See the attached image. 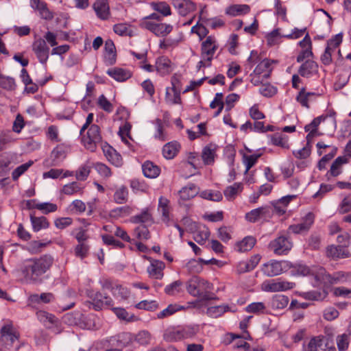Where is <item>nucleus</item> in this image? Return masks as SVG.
<instances>
[{"label":"nucleus","instance_id":"obj_1","mask_svg":"<svg viewBox=\"0 0 351 351\" xmlns=\"http://www.w3.org/2000/svg\"><path fill=\"white\" fill-rule=\"evenodd\" d=\"M287 273L292 276H311L313 287H325L329 285L345 283L351 280V272L339 271L332 274H327L322 267L309 268L302 264L293 265L287 261Z\"/></svg>","mask_w":351,"mask_h":351},{"label":"nucleus","instance_id":"obj_2","mask_svg":"<svg viewBox=\"0 0 351 351\" xmlns=\"http://www.w3.org/2000/svg\"><path fill=\"white\" fill-rule=\"evenodd\" d=\"M53 263V257L48 254L39 258H27L21 263L19 271L26 282L40 283L42 282L43 276L50 269Z\"/></svg>","mask_w":351,"mask_h":351},{"label":"nucleus","instance_id":"obj_3","mask_svg":"<svg viewBox=\"0 0 351 351\" xmlns=\"http://www.w3.org/2000/svg\"><path fill=\"white\" fill-rule=\"evenodd\" d=\"M198 332L197 327H169L163 334L164 339L167 342H176L185 339H191L196 335Z\"/></svg>","mask_w":351,"mask_h":351},{"label":"nucleus","instance_id":"obj_4","mask_svg":"<svg viewBox=\"0 0 351 351\" xmlns=\"http://www.w3.org/2000/svg\"><path fill=\"white\" fill-rule=\"evenodd\" d=\"M82 141L87 149L94 152L97 145L101 141L99 127L95 124L90 125L86 134L82 136Z\"/></svg>","mask_w":351,"mask_h":351},{"label":"nucleus","instance_id":"obj_5","mask_svg":"<svg viewBox=\"0 0 351 351\" xmlns=\"http://www.w3.org/2000/svg\"><path fill=\"white\" fill-rule=\"evenodd\" d=\"M0 343L5 344V348H9L13 343L18 340L19 333L13 328L12 322L8 321L1 329Z\"/></svg>","mask_w":351,"mask_h":351},{"label":"nucleus","instance_id":"obj_6","mask_svg":"<svg viewBox=\"0 0 351 351\" xmlns=\"http://www.w3.org/2000/svg\"><path fill=\"white\" fill-rule=\"evenodd\" d=\"M89 304L93 306L95 311L102 310L105 307L112 306L113 300L108 295H104L100 292L91 293L89 295Z\"/></svg>","mask_w":351,"mask_h":351},{"label":"nucleus","instance_id":"obj_7","mask_svg":"<svg viewBox=\"0 0 351 351\" xmlns=\"http://www.w3.org/2000/svg\"><path fill=\"white\" fill-rule=\"evenodd\" d=\"M32 51L38 61L43 64H46L49 56V47L45 39H36L32 43Z\"/></svg>","mask_w":351,"mask_h":351},{"label":"nucleus","instance_id":"obj_8","mask_svg":"<svg viewBox=\"0 0 351 351\" xmlns=\"http://www.w3.org/2000/svg\"><path fill=\"white\" fill-rule=\"evenodd\" d=\"M210 284L197 276L192 277L188 282L187 291L193 296H201L204 289H210Z\"/></svg>","mask_w":351,"mask_h":351},{"label":"nucleus","instance_id":"obj_9","mask_svg":"<svg viewBox=\"0 0 351 351\" xmlns=\"http://www.w3.org/2000/svg\"><path fill=\"white\" fill-rule=\"evenodd\" d=\"M36 315L39 321L47 328L52 329L55 334L60 332L59 321L53 315L44 311H39L36 313Z\"/></svg>","mask_w":351,"mask_h":351},{"label":"nucleus","instance_id":"obj_10","mask_svg":"<svg viewBox=\"0 0 351 351\" xmlns=\"http://www.w3.org/2000/svg\"><path fill=\"white\" fill-rule=\"evenodd\" d=\"M217 47L218 46L215 39L211 36H208L206 40L202 43V59L206 61H212Z\"/></svg>","mask_w":351,"mask_h":351},{"label":"nucleus","instance_id":"obj_11","mask_svg":"<svg viewBox=\"0 0 351 351\" xmlns=\"http://www.w3.org/2000/svg\"><path fill=\"white\" fill-rule=\"evenodd\" d=\"M70 151V147L65 144L57 145L51 152L50 158L51 160V165L56 166L60 165L66 157Z\"/></svg>","mask_w":351,"mask_h":351},{"label":"nucleus","instance_id":"obj_12","mask_svg":"<svg viewBox=\"0 0 351 351\" xmlns=\"http://www.w3.org/2000/svg\"><path fill=\"white\" fill-rule=\"evenodd\" d=\"M261 271L264 275L268 277L278 276L283 271L282 262L271 260L263 265Z\"/></svg>","mask_w":351,"mask_h":351},{"label":"nucleus","instance_id":"obj_13","mask_svg":"<svg viewBox=\"0 0 351 351\" xmlns=\"http://www.w3.org/2000/svg\"><path fill=\"white\" fill-rule=\"evenodd\" d=\"M314 222V215L311 213H307L302 219V221L295 225L289 226V230L295 234H302L306 232Z\"/></svg>","mask_w":351,"mask_h":351},{"label":"nucleus","instance_id":"obj_14","mask_svg":"<svg viewBox=\"0 0 351 351\" xmlns=\"http://www.w3.org/2000/svg\"><path fill=\"white\" fill-rule=\"evenodd\" d=\"M326 255L333 259L350 257V253L344 245H330L327 247Z\"/></svg>","mask_w":351,"mask_h":351},{"label":"nucleus","instance_id":"obj_15","mask_svg":"<svg viewBox=\"0 0 351 351\" xmlns=\"http://www.w3.org/2000/svg\"><path fill=\"white\" fill-rule=\"evenodd\" d=\"M93 7L98 18L101 20L109 18L110 12L108 0H96Z\"/></svg>","mask_w":351,"mask_h":351},{"label":"nucleus","instance_id":"obj_16","mask_svg":"<svg viewBox=\"0 0 351 351\" xmlns=\"http://www.w3.org/2000/svg\"><path fill=\"white\" fill-rule=\"evenodd\" d=\"M172 4L182 16H186L195 10V5L191 0H172Z\"/></svg>","mask_w":351,"mask_h":351},{"label":"nucleus","instance_id":"obj_17","mask_svg":"<svg viewBox=\"0 0 351 351\" xmlns=\"http://www.w3.org/2000/svg\"><path fill=\"white\" fill-rule=\"evenodd\" d=\"M285 283L280 279L267 280L261 284V289L267 292H278L285 290Z\"/></svg>","mask_w":351,"mask_h":351},{"label":"nucleus","instance_id":"obj_18","mask_svg":"<svg viewBox=\"0 0 351 351\" xmlns=\"http://www.w3.org/2000/svg\"><path fill=\"white\" fill-rule=\"evenodd\" d=\"M268 248L276 256L283 255L285 252V236L283 234L272 240Z\"/></svg>","mask_w":351,"mask_h":351},{"label":"nucleus","instance_id":"obj_19","mask_svg":"<svg viewBox=\"0 0 351 351\" xmlns=\"http://www.w3.org/2000/svg\"><path fill=\"white\" fill-rule=\"evenodd\" d=\"M298 72L302 77H311L318 72V65L313 60H306L300 66Z\"/></svg>","mask_w":351,"mask_h":351},{"label":"nucleus","instance_id":"obj_20","mask_svg":"<svg viewBox=\"0 0 351 351\" xmlns=\"http://www.w3.org/2000/svg\"><path fill=\"white\" fill-rule=\"evenodd\" d=\"M180 144L178 141L169 142L162 147V155L166 159H173L180 152Z\"/></svg>","mask_w":351,"mask_h":351},{"label":"nucleus","instance_id":"obj_21","mask_svg":"<svg viewBox=\"0 0 351 351\" xmlns=\"http://www.w3.org/2000/svg\"><path fill=\"white\" fill-rule=\"evenodd\" d=\"M342 42V35L341 34H336L327 42L326 49L337 55V58H341V51L339 49Z\"/></svg>","mask_w":351,"mask_h":351},{"label":"nucleus","instance_id":"obj_22","mask_svg":"<svg viewBox=\"0 0 351 351\" xmlns=\"http://www.w3.org/2000/svg\"><path fill=\"white\" fill-rule=\"evenodd\" d=\"M165 268V264L160 261H153L150 266L147 268L149 276L156 279H161L163 276L162 270Z\"/></svg>","mask_w":351,"mask_h":351},{"label":"nucleus","instance_id":"obj_23","mask_svg":"<svg viewBox=\"0 0 351 351\" xmlns=\"http://www.w3.org/2000/svg\"><path fill=\"white\" fill-rule=\"evenodd\" d=\"M142 169L144 176L149 178H156L160 173V167L151 161L145 162Z\"/></svg>","mask_w":351,"mask_h":351},{"label":"nucleus","instance_id":"obj_24","mask_svg":"<svg viewBox=\"0 0 351 351\" xmlns=\"http://www.w3.org/2000/svg\"><path fill=\"white\" fill-rule=\"evenodd\" d=\"M271 64L268 59H264L256 66L254 71L255 74L261 75L263 78H268L271 72Z\"/></svg>","mask_w":351,"mask_h":351},{"label":"nucleus","instance_id":"obj_25","mask_svg":"<svg viewBox=\"0 0 351 351\" xmlns=\"http://www.w3.org/2000/svg\"><path fill=\"white\" fill-rule=\"evenodd\" d=\"M199 193V190L195 184H189V185L182 188L179 191L180 199L183 201L189 200L195 197Z\"/></svg>","mask_w":351,"mask_h":351},{"label":"nucleus","instance_id":"obj_26","mask_svg":"<svg viewBox=\"0 0 351 351\" xmlns=\"http://www.w3.org/2000/svg\"><path fill=\"white\" fill-rule=\"evenodd\" d=\"M216 149V146L214 145H208L203 149L202 158L205 165H210L214 162Z\"/></svg>","mask_w":351,"mask_h":351},{"label":"nucleus","instance_id":"obj_27","mask_svg":"<svg viewBox=\"0 0 351 351\" xmlns=\"http://www.w3.org/2000/svg\"><path fill=\"white\" fill-rule=\"evenodd\" d=\"M324 337L318 335L312 337L307 344H304L303 351H317L324 344Z\"/></svg>","mask_w":351,"mask_h":351},{"label":"nucleus","instance_id":"obj_28","mask_svg":"<svg viewBox=\"0 0 351 351\" xmlns=\"http://www.w3.org/2000/svg\"><path fill=\"white\" fill-rule=\"evenodd\" d=\"M156 69L161 75H166L171 72V61L165 57H160L156 62Z\"/></svg>","mask_w":351,"mask_h":351},{"label":"nucleus","instance_id":"obj_29","mask_svg":"<svg viewBox=\"0 0 351 351\" xmlns=\"http://www.w3.org/2000/svg\"><path fill=\"white\" fill-rule=\"evenodd\" d=\"M107 73L118 82L125 81L131 77V74L129 71L120 68L108 69Z\"/></svg>","mask_w":351,"mask_h":351},{"label":"nucleus","instance_id":"obj_30","mask_svg":"<svg viewBox=\"0 0 351 351\" xmlns=\"http://www.w3.org/2000/svg\"><path fill=\"white\" fill-rule=\"evenodd\" d=\"M131 221L135 223L152 224L153 223V218L147 208L143 210L140 214L133 216L131 218Z\"/></svg>","mask_w":351,"mask_h":351},{"label":"nucleus","instance_id":"obj_31","mask_svg":"<svg viewBox=\"0 0 351 351\" xmlns=\"http://www.w3.org/2000/svg\"><path fill=\"white\" fill-rule=\"evenodd\" d=\"M105 59L110 64L115 62V46L112 40H107L105 43Z\"/></svg>","mask_w":351,"mask_h":351},{"label":"nucleus","instance_id":"obj_32","mask_svg":"<svg viewBox=\"0 0 351 351\" xmlns=\"http://www.w3.org/2000/svg\"><path fill=\"white\" fill-rule=\"evenodd\" d=\"M346 162V160L341 156L337 157L332 162L330 171L327 172L326 176L329 179V176L336 177L341 173V166Z\"/></svg>","mask_w":351,"mask_h":351},{"label":"nucleus","instance_id":"obj_33","mask_svg":"<svg viewBox=\"0 0 351 351\" xmlns=\"http://www.w3.org/2000/svg\"><path fill=\"white\" fill-rule=\"evenodd\" d=\"M30 220L34 231L38 232L42 229H45L49 226V222L45 217L30 216Z\"/></svg>","mask_w":351,"mask_h":351},{"label":"nucleus","instance_id":"obj_34","mask_svg":"<svg viewBox=\"0 0 351 351\" xmlns=\"http://www.w3.org/2000/svg\"><path fill=\"white\" fill-rule=\"evenodd\" d=\"M242 190L243 186L241 183H234L233 185L228 186L224 190V196L230 201L233 200Z\"/></svg>","mask_w":351,"mask_h":351},{"label":"nucleus","instance_id":"obj_35","mask_svg":"<svg viewBox=\"0 0 351 351\" xmlns=\"http://www.w3.org/2000/svg\"><path fill=\"white\" fill-rule=\"evenodd\" d=\"M116 316L121 320L128 322L135 321L136 317L134 314L129 313L125 308L121 307H113L111 308Z\"/></svg>","mask_w":351,"mask_h":351},{"label":"nucleus","instance_id":"obj_36","mask_svg":"<svg viewBox=\"0 0 351 351\" xmlns=\"http://www.w3.org/2000/svg\"><path fill=\"white\" fill-rule=\"evenodd\" d=\"M256 243V239L253 237H246L237 243L238 251L245 252L251 250Z\"/></svg>","mask_w":351,"mask_h":351},{"label":"nucleus","instance_id":"obj_37","mask_svg":"<svg viewBox=\"0 0 351 351\" xmlns=\"http://www.w3.org/2000/svg\"><path fill=\"white\" fill-rule=\"evenodd\" d=\"M54 300V296L51 293H43L40 294V295L38 294H33L29 296V300L32 303H49Z\"/></svg>","mask_w":351,"mask_h":351},{"label":"nucleus","instance_id":"obj_38","mask_svg":"<svg viewBox=\"0 0 351 351\" xmlns=\"http://www.w3.org/2000/svg\"><path fill=\"white\" fill-rule=\"evenodd\" d=\"M265 38L267 45L269 46H274L282 41L283 36L280 32V29H276L270 33H268Z\"/></svg>","mask_w":351,"mask_h":351},{"label":"nucleus","instance_id":"obj_39","mask_svg":"<svg viewBox=\"0 0 351 351\" xmlns=\"http://www.w3.org/2000/svg\"><path fill=\"white\" fill-rule=\"evenodd\" d=\"M230 310V307L228 305H219L210 306L207 308L206 314L211 317H218L223 315L225 312H227Z\"/></svg>","mask_w":351,"mask_h":351},{"label":"nucleus","instance_id":"obj_40","mask_svg":"<svg viewBox=\"0 0 351 351\" xmlns=\"http://www.w3.org/2000/svg\"><path fill=\"white\" fill-rule=\"evenodd\" d=\"M182 308V306L177 304H171L166 308L157 314V318L164 319L168 317Z\"/></svg>","mask_w":351,"mask_h":351},{"label":"nucleus","instance_id":"obj_41","mask_svg":"<svg viewBox=\"0 0 351 351\" xmlns=\"http://www.w3.org/2000/svg\"><path fill=\"white\" fill-rule=\"evenodd\" d=\"M82 190V187L80 184L76 182H73L65 184L62 187L61 192L66 195H72L81 192Z\"/></svg>","mask_w":351,"mask_h":351},{"label":"nucleus","instance_id":"obj_42","mask_svg":"<svg viewBox=\"0 0 351 351\" xmlns=\"http://www.w3.org/2000/svg\"><path fill=\"white\" fill-rule=\"evenodd\" d=\"M210 236V232L207 227H200L194 234L193 239L199 244L202 245Z\"/></svg>","mask_w":351,"mask_h":351},{"label":"nucleus","instance_id":"obj_43","mask_svg":"<svg viewBox=\"0 0 351 351\" xmlns=\"http://www.w3.org/2000/svg\"><path fill=\"white\" fill-rule=\"evenodd\" d=\"M128 197V191L126 186H121L118 188L114 194V199L117 204H124L127 202Z\"/></svg>","mask_w":351,"mask_h":351},{"label":"nucleus","instance_id":"obj_44","mask_svg":"<svg viewBox=\"0 0 351 351\" xmlns=\"http://www.w3.org/2000/svg\"><path fill=\"white\" fill-rule=\"evenodd\" d=\"M271 204L274 208V214L280 216L285 213V196L271 202Z\"/></svg>","mask_w":351,"mask_h":351},{"label":"nucleus","instance_id":"obj_45","mask_svg":"<svg viewBox=\"0 0 351 351\" xmlns=\"http://www.w3.org/2000/svg\"><path fill=\"white\" fill-rule=\"evenodd\" d=\"M112 293L114 297L125 300L130 297V292L127 288L120 285H116L112 289Z\"/></svg>","mask_w":351,"mask_h":351},{"label":"nucleus","instance_id":"obj_46","mask_svg":"<svg viewBox=\"0 0 351 351\" xmlns=\"http://www.w3.org/2000/svg\"><path fill=\"white\" fill-rule=\"evenodd\" d=\"M182 281L176 280L166 286L165 292L169 295H176L182 291Z\"/></svg>","mask_w":351,"mask_h":351},{"label":"nucleus","instance_id":"obj_47","mask_svg":"<svg viewBox=\"0 0 351 351\" xmlns=\"http://www.w3.org/2000/svg\"><path fill=\"white\" fill-rule=\"evenodd\" d=\"M165 101L170 104H179L181 103L180 92L171 91L169 88H167L165 94Z\"/></svg>","mask_w":351,"mask_h":351},{"label":"nucleus","instance_id":"obj_48","mask_svg":"<svg viewBox=\"0 0 351 351\" xmlns=\"http://www.w3.org/2000/svg\"><path fill=\"white\" fill-rule=\"evenodd\" d=\"M134 235L138 240H147L150 238V233L145 225H139L134 230Z\"/></svg>","mask_w":351,"mask_h":351},{"label":"nucleus","instance_id":"obj_49","mask_svg":"<svg viewBox=\"0 0 351 351\" xmlns=\"http://www.w3.org/2000/svg\"><path fill=\"white\" fill-rule=\"evenodd\" d=\"M132 342L134 341L141 345H147L150 343L151 335L146 330L140 331L136 335H133Z\"/></svg>","mask_w":351,"mask_h":351},{"label":"nucleus","instance_id":"obj_50","mask_svg":"<svg viewBox=\"0 0 351 351\" xmlns=\"http://www.w3.org/2000/svg\"><path fill=\"white\" fill-rule=\"evenodd\" d=\"M199 195L203 199L214 202H219L222 199V194L219 191L205 190L202 191Z\"/></svg>","mask_w":351,"mask_h":351},{"label":"nucleus","instance_id":"obj_51","mask_svg":"<svg viewBox=\"0 0 351 351\" xmlns=\"http://www.w3.org/2000/svg\"><path fill=\"white\" fill-rule=\"evenodd\" d=\"M250 8L248 5H234L229 8L228 12L232 15L247 14L250 12Z\"/></svg>","mask_w":351,"mask_h":351},{"label":"nucleus","instance_id":"obj_52","mask_svg":"<svg viewBox=\"0 0 351 351\" xmlns=\"http://www.w3.org/2000/svg\"><path fill=\"white\" fill-rule=\"evenodd\" d=\"M261 156V154H244L243 156V161L245 166V173H247L257 162V160Z\"/></svg>","mask_w":351,"mask_h":351},{"label":"nucleus","instance_id":"obj_53","mask_svg":"<svg viewBox=\"0 0 351 351\" xmlns=\"http://www.w3.org/2000/svg\"><path fill=\"white\" fill-rule=\"evenodd\" d=\"M322 119V117H317L315 118L309 124L304 127L305 131L309 132L307 135V138L311 136H314V133L316 132L317 128Z\"/></svg>","mask_w":351,"mask_h":351},{"label":"nucleus","instance_id":"obj_54","mask_svg":"<svg viewBox=\"0 0 351 351\" xmlns=\"http://www.w3.org/2000/svg\"><path fill=\"white\" fill-rule=\"evenodd\" d=\"M173 29V27L171 25L166 24V23H157L156 30L154 31V34L158 36H166L169 34Z\"/></svg>","mask_w":351,"mask_h":351},{"label":"nucleus","instance_id":"obj_55","mask_svg":"<svg viewBox=\"0 0 351 351\" xmlns=\"http://www.w3.org/2000/svg\"><path fill=\"white\" fill-rule=\"evenodd\" d=\"M266 307L263 302H252L245 307L247 313L260 314L263 313Z\"/></svg>","mask_w":351,"mask_h":351},{"label":"nucleus","instance_id":"obj_56","mask_svg":"<svg viewBox=\"0 0 351 351\" xmlns=\"http://www.w3.org/2000/svg\"><path fill=\"white\" fill-rule=\"evenodd\" d=\"M158 307V305L157 302L154 300H151V301L143 300V301H141L140 302L137 303L135 305V308H136L138 309H143V310L150 311H153L157 309Z\"/></svg>","mask_w":351,"mask_h":351},{"label":"nucleus","instance_id":"obj_57","mask_svg":"<svg viewBox=\"0 0 351 351\" xmlns=\"http://www.w3.org/2000/svg\"><path fill=\"white\" fill-rule=\"evenodd\" d=\"M114 32L119 36H132L130 25L126 23L116 24L113 27Z\"/></svg>","mask_w":351,"mask_h":351},{"label":"nucleus","instance_id":"obj_58","mask_svg":"<svg viewBox=\"0 0 351 351\" xmlns=\"http://www.w3.org/2000/svg\"><path fill=\"white\" fill-rule=\"evenodd\" d=\"M327 295V293L324 291H312L308 292H304L302 293L303 297L309 300H322Z\"/></svg>","mask_w":351,"mask_h":351},{"label":"nucleus","instance_id":"obj_59","mask_svg":"<svg viewBox=\"0 0 351 351\" xmlns=\"http://www.w3.org/2000/svg\"><path fill=\"white\" fill-rule=\"evenodd\" d=\"M90 172V167L88 165H83L75 172L76 179L80 181H84L88 177Z\"/></svg>","mask_w":351,"mask_h":351},{"label":"nucleus","instance_id":"obj_60","mask_svg":"<svg viewBox=\"0 0 351 351\" xmlns=\"http://www.w3.org/2000/svg\"><path fill=\"white\" fill-rule=\"evenodd\" d=\"M13 141L10 131H0V152L6 148L8 143Z\"/></svg>","mask_w":351,"mask_h":351},{"label":"nucleus","instance_id":"obj_61","mask_svg":"<svg viewBox=\"0 0 351 351\" xmlns=\"http://www.w3.org/2000/svg\"><path fill=\"white\" fill-rule=\"evenodd\" d=\"M33 164L32 161H29L16 168L12 173V179L16 180L22 174H23Z\"/></svg>","mask_w":351,"mask_h":351},{"label":"nucleus","instance_id":"obj_62","mask_svg":"<svg viewBox=\"0 0 351 351\" xmlns=\"http://www.w3.org/2000/svg\"><path fill=\"white\" fill-rule=\"evenodd\" d=\"M154 9L161 13L163 16H169L171 15V9L169 5L165 2H160L153 4Z\"/></svg>","mask_w":351,"mask_h":351},{"label":"nucleus","instance_id":"obj_63","mask_svg":"<svg viewBox=\"0 0 351 351\" xmlns=\"http://www.w3.org/2000/svg\"><path fill=\"white\" fill-rule=\"evenodd\" d=\"M35 208L43 211V213L45 214L54 212L58 208L56 204L49 203V202L37 204H36Z\"/></svg>","mask_w":351,"mask_h":351},{"label":"nucleus","instance_id":"obj_64","mask_svg":"<svg viewBox=\"0 0 351 351\" xmlns=\"http://www.w3.org/2000/svg\"><path fill=\"white\" fill-rule=\"evenodd\" d=\"M89 250V246L86 243H79L75 247V254L81 259L84 258Z\"/></svg>","mask_w":351,"mask_h":351}]
</instances>
